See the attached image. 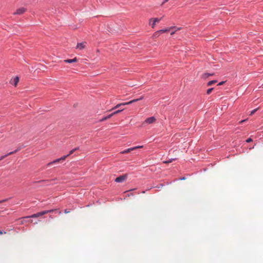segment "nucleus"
Segmentation results:
<instances>
[{
    "instance_id": "nucleus-5",
    "label": "nucleus",
    "mask_w": 263,
    "mask_h": 263,
    "mask_svg": "<svg viewBox=\"0 0 263 263\" xmlns=\"http://www.w3.org/2000/svg\"><path fill=\"white\" fill-rule=\"evenodd\" d=\"M143 147V146L141 145V146H137L131 147V148H128L125 151L121 152V153L122 154H126V153H129L132 151H134L135 149L142 148Z\"/></svg>"
},
{
    "instance_id": "nucleus-4",
    "label": "nucleus",
    "mask_w": 263,
    "mask_h": 263,
    "mask_svg": "<svg viewBox=\"0 0 263 263\" xmlns=\"http://www.w3.org/2000/svg\"><path fill=\"white\" fill-rule=\"evenodd\" d=\"M46 214H47V212H45L44 211H42L41 212L37 213L36 214H34L30 216L25 217V218H36V217L41 216Z\"/></svg>"
},
{
    "instance_id": "nucleus-16",
    "label": "nucleus",
    "mask_w": 263,
    "mask_h": 263,
    "mask_svg": "<svg viewBox=\"0 0 263 263\" xmlns=\"http://www.w3.org/2000/svg\"><path fill=\"white\" fill-rule=\"evenodd\" d=\"M160 33H161L159 30L157 31L156 32H155L154 33V34L153 35V38H154V39L157 38L159 36Z\"/></svg>"
},
{
    "instance_id": "nucleus-21",
    "label": "nucleus",
    "mask_w": 263,
    "mask_h": 263,
    "mask_svg": "<svg viewBox=\"0 0 263 263\" xmlns=\"http://www.w3.org/2000/svg\"><path fill=\"white\" fill-rule=\"evenodd\" d=\"M258 110V108H256V109H253V110H252L250 113V116H252L253 115L257 110Z\"/></svg>"
},
{
    "instance_id": "nucleus-9",
    "label": "nucleus",
    "mask_w": 263,
    "mask_h": 263,
    "mask_svg": "<svg viewBox=\"0 0 263 263\" xmlns=\"http://www.w3.org/2000/svg\"><path fill=\"white\" fill-rule=\"evenodd\" d=\"M143 98V97H141L140 98H138V99H134L129 102H125L124 104H127V105H128V104H130L134 102H137L138 101H140V100H142Z\"/></svg>"
},
{
    "instance_id": "nucleus-27",
    "label": "nucleus",
    "mask_w": 263,
    "mask_h": 263,
    "mask_svg": "<svg viewBox=\"0 0 263 263\" xmlns=\"http://www.w3.org/2000/svg\"><path fill=\"white\" fill-rule=\"evenodd\" d=\"M168 1V0H164L163 3H162V5H163L164 4L167 2Z\"/></svg>"
},
{
    "instance_id": "nucleus-20",
    "label": "nucleus",
    "mask_w": 263,
    "mask_h": 263,
    "mask_svg": "<svg viewBox=\"0 0 263 263\" xmlns=\"http://www.w3.org/2000/svg\"><path fill=\"white\" fill-rule=\"evenodd\" d=\"M213 90V88H211L208 89L206 91V93L208 95H210L212 92Z\"/></svg>"
},
{
    "instance_id": "nucleus-15",
    "label": "nucleus",
    "mask_w": 263,
    "mask_h": 263,
    "mask_svg": "<svg viewBox=\"0 0 263 263\" xmlns=\"http://www.w3.org/2000/svg\"><path fill=\"white\" fill-rule=\"evenodd\" d=\"M112 117V115H111V114L109 115L108 116H107L103 118L102 119H100V121H101V122L104 121L107 119L110 118Z\"/></svg>"
},
{
    "instance_id": "nucleus-18",
    "label": "nucleus",
    "mask_w": 263,
    "mask_h": 263,
    "mask_svg": "<svg viewBox=\"0 0 263 263\" xmlns=\"http://www.w3.org/2000/svg\"><path fill=\"white\" fill-rule=\"evenodd\" d=\"M125 104V103H120V104H117L115 107H114L113 108L111 109V110H113L114 109H116V108H119L120 106H121V105H125L126 104Z\"/></svg>"
},
{
    "instance_id": "nucleus-8",
    "label": "nucleus",
    "mask_w": 263,
    "mask_h": 263,
    "mask_svg": "<svg viewBox=\"0 0 263 263\" xmlns=\"http://www.w3.org/2000/svg\"><path fill=\"white\" fill-rule=\"evenodd\" d=\"M85 42L78 43L77 45V48L81 50L84 49L85 47Z\"/></svg>"
},
{
    "instance_id": "nucleus-3",
    "label": "nucleus",
    "mask_w": 263,
    "mask_h": 263,
    "mask_svg": "<svg viewBox=\"0 0 263 263\" xmlns=\"http://www.w3.org/2000/svg\"><path fill=\"white\" fill-rule=\"evenodd\" d=\"M161 20V18H151L149 21V24L152 26L153 28H154L156 25V24L157 23H159L160 20Z\"/></svg>"
},
{
    "instance_id": "nucleus-7",
    "label": "nucleus",
    "mask_w": 263,
    "mask_h": 263,
    "mask_svg": "<svg viewBox=\"0 0 263 263\" xmlns=\"http://www.w3.org/2000/svg\"><path fill=\"white\" fill-rule=\"evenodd\" d=\"M26 11V9L24 8V7H21V8H20L18 9H17L16 11L15 12H14V15H16V14H18V15H21L22 14H23L24 13H25Z\"/></svg>"
},
{
    "instance_id": "nucleus-10",
    "label": "nucleus",
    "mask_w": 263,
    "mask_h": 263,
    "mask_svg": "<svg viewBox=\"0 0 263 263\" xmlns=\"http://www.w3.org/2000/svg\"><path fill=\"white\" fill-rule=\"evenodd\" d=\"M18 151V149H16L15 151H13V152H10L8 154H7V155H4V156H2L0 157V161L3 160V159H4L5 157H6L7 156H9V155H12V154H13L15 153H16L17 151Z\"/></svg>"
},
{
    "instance_id": "nucleus-34",
    "label": "nucleus",
    "mask_w": 263,
    "mask_h": 263,
    "mask_svg": "<svg viewBox=\"0 0 263 263\" xmlns=\"http://www.w3.org/2000/svg\"><path fill=\"white\" fill-rule=\"evenodd\" d=\"M262 88H263V84H262Z\"/></svg>"
},
{
    "instance_id": "nucleus-29",
    "label": "nucleus",
    "mask_w": 263,
    "mask_h": 263,
    "mask_svg": "<svg viewBox=\"0 0 263 263\" xmlns=\"http://www.w3.org/2000/svg\"><path fill=\"white\" fill-rule=\"evenodd\" d=\"M174 27V28H176V30H175L176 31H177L178 30H180L181 29V28H176L175 27Z\"/></svg>"
},
{
    "instance_id": "nucleus-30",
    "label": "nucleus",
    "mask_w": 263,
    "mask_h": 263,
    "mask_svg": "<svg viewBox=\"0 0 263 263\" xmlns=\"http://www.w3.org/2000/svg\"><path fill=\"white\" fill-rule=\"evenodd\" d=\"M7 200H8V199H4V200H1V201H0V203H2V202H5V201H7Z\"/></svg>"
},
{
    "instance_id": "nucleus-32",
    "label": "nucleus",
    "mask_w": 263,
    "mask_h": 263,
    "mask_svg": "<svg viewBox=\"0 0 263 263\" xmlns=\"http://www.w3.org/2000/svg\"><path fill=\"white\" fill-rule=\"evenodd\" d=\"M176 32V31L175 30L174 31H172L171 33V35H173L175 34V33Z\"/></svg>"
},
{
    "instance_id": "nucleus-12",
    "label": "nucleus",
    "mask_w": 263,
    "mask_h": 263,
    "mask_svg": "<svg viewBox=\"0 0 263 263\" xmlns=\"http://www.w3.org/2000/svg\"><path fill=\"white\" fill-rule=\"evenodd\" d=\"M19 81V78L18 77H16L14 78L12 82H11V84H13L14 86H16Z\"/></svg>"
},
{
    "instance_id": "nucleus-25",
    "label": "nucleus",
    "mask_w": 263,
    "mask_h": 263,
    "mask_svg": "<svg viewBox=\"0 0 263 263\" xmlns=\"http://www.w3.org/2000/svg\"><path fill=\"white\" fill-rule=\"evenodd\" d=\"M246 120L247 119L242 120L239 122V124H242V123L245 122Z\"/></svg>"
},
{
    "instance_id": "nucleus-33",
    "label": "nucleus",
    "mask_w": 263,
    "mask_h": 263,
    "mask_svg": "<svg viewBox=\"0 0 263 263\" xmlns=\"http://www.w3.org/2000/svg\"><path fill=\"white\" fill-rule=\"evenodd\" d=\"M59 213L60 214L61 213V211H60V212H59Z\"/></svg>"
},
{
    "instance_id": "nucleus-2",
    "label": "nucleus",
    "mask_w": 263,
    "mask_h": 263,
    "mask_svg": "<svg viewBox=\"0 0 263 263\" xmlns=\"http://www.w3.org/2000/svg\"><path fill=\"white\" fill-rule=\"evenodd\" d=\"M156 121V119L154 117H151L147 118L143 123V125H145L146 124H151L155 123Z\"/></svg>"
},
{
    "instance_id": "nucleus-31",
    "label": "nucleus",
    "mask_w": 263,
    "mask_h": 263,
    "mask_svg": "<svg viewBox=\"0 0 263 263\" xmlns=\"http://www.w3.org/2000/svg\"><path fill=\"white\" fill-rule=\"evenodd\" d=\"M224 83V82L222 81V82H220L219 84H218V85H221L222 84H223Z\"/></svg>"
},
{
    "instance_id": "nucleus-28",
    "label": "nucleus",
    "mask_w": 263,
    "mask_h": 263,
    "mask_svg": "<svg viewBox=\"0 0 263 263\" xmlns=\"http://www.w3.org/2000/svg\"><path fill=\"white\" fill-rule=\"evenodd\" d=\"M6 232H3V231H0V235H2V234H6Z\"/></svg>"
},
{
    "instance_id": "nucleus-24",
    "label": "nucleus",
    "mask_w": 263,
    "mask_h": 263,
    "mask_svg": "<svg viewBox=\"0 0 263 263\" xmlns=\"http://www.w3.org/2000/svg\"><path fill=\"white\" fill-rule=\"evenodd\" d=\"M251 141H252V139H251V138H248V139L246 140V142H251Z\"/></svg>"
},
{
    "instance_id": "nucleus-6",
    "label": "nucleus",
    "mask_w": 263,
    "mask_h": 263,
    "mask_svg": "<svg viewBox=\"0 0 263 263\" xmlns=\"http://www.w3.org/2000/svg\"><path fill=\"white\" fill-rule=\"evenodd\" d=\"M127 177V175L126 174L123 175L122 176H120L116 178L115 181L116 182H122L124 181Z\"/></svg>"
},
{
    "instance_id": "nucleus-11",
    "label": "nucleus",
    "mask_w": 263,
    "mask_h": 263,
    "mask_svg": "<svg viewBox=\"0 0 263 263\" xmlns=\"http://www.w3.org/2000/svg\"><path fill=\"white\" fill-rule=\"evenodd\" d=\"M65 63H73V62H76L78 61V60H77V58H74V59H67V60H65L64 61Z\"/></svg>"
},
{
    "instance_id": "nucleus-1",
    "label": "nucleus",
    "mask_w": 263,
    "mask_h": 263,
    "mask_svg": "<svg viewBox=\"0 0 263 263\" xmlns=\"http://www.w3.org/2000/svg\"><path fill=\"white\" fill-rule=\"evenodd\" d=\"M79 149V147H76L72 150H71L70 152H69V154H68L66 156H64L63 157H62L61 158H59V159H57L55 160H54L53 161L50 162V163H49L48 164V165H50L52 164H54V163H58V162H60L61 161H64V160H65V159L68 157L69 156V155H71L72 154H73L74 153V152H75L76 150L78 149Z\"/></svg>"
},
{
    "instance_id": "nucleus-26",
    "label": "nucleus",
    "mask_w": 263,
    "mask_h": 263,
    "mask_svg": "<svg viewBox=\"0 0 263 263\" xmlns=\"http://www.w3.org/2000/svg\"><path fill=\"white\" fill-rule=\"evenodd\" d=\"M69 212H70V211H68V210H67V209L65 210V211H64V213H65V214L69 213Z\"/></svg>"
},
{
    "instance_id": "nucleus-14",
    "label": "nucleus",
    "mask_w": 263,
    "mask_h": 263,
    "mask_svg": "<svg viewBox=\"0 0 263 263\" xmlns=\"http://www.w3.org/2000/svg\"><path fill=\"white\" fill-rule=\"evenodd\" d=\"M214 75V73H204L202 75L203 79H206L208 77Z\"/></svg>"
},
{
    "instance_id": "nucleus-23",
    "label": "nucleus",
    "mask_w": 263,
    "mask_h": 263,
    "mask_svg": "<svg viewBox=\"0 0 263 263\" xmlns=\"http://www.w3.org/2000/svg\"><path fill=\"white\" fill-rule=\"evenodd\" d=\"M54 211H56V210H46V211H44L45 212H47V214H48V213H52V212H53Z\"/></svg>"
},
{
    "instance_id": "nucleus-17",
    "label": "nucleus",
    "mask_w": 263,
    "mask_h": 263,
    "mask_svg": "<svg viewBox=\"0 0 263 263\" xmlns=\"http://www.w3.org/2000/svg\"><path fill=\"white\" fill-rule=\"evenodd\" d=\"M216 82H217V81H216V80L210 81L208 83L207 85L211 86Z\"/></svg>"
},
{
    "instance_id": "nucleus-13",
    "label": "nucleus",
    "mask_w": 263,
    "mask_h": 263,
    "mask_svg": "<svg viewBox=\"0 0 263 263\" xmlns=\"http://www.w3.org/2000/svg\"><path fill=\"white\" fill-rule=\"evenodd\" d=\"M174 28V27H170V28H167L166 29L160 30L159 31L161 33H165V32L169 31L171 29Z\"/></svg>"
},
{
    "instance_id": "nucleus-22",
    "label": "nucleus",
    "mask_w": 263,
    "mask_h": 263,
    "mask_svg": "<svg viewBox=\"0 0 263 263\" xmlns=\"http://www.w3.org/2000/svg\"><path fill=\"white\" fill-rule=\"evenodd\" d=\"M175 159H170V160L164 161L163 162L165 163H169L172 162L173 161V160H174Z\"/></svg>"
},
{
    "instance_id": "nucleus-19",
    "label": "nucleus",
    "mask_w": 263,
    "mask_h": 263,
    "mask_svg": "<svg viewBox=\"0 0 263 263\" xmlns=\"http://www.w3.org/2000/svg\"><path fill=\"white\" fill-rule=\"evenodd\" d=\"M123 110V109L116 110V111H114V112L111 113V115H112V116H113L115 115L119 114V112H120Z\"/></svg>"
}]
</instances>
